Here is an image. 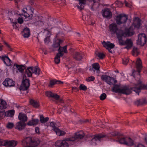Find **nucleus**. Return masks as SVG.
<instances>
[{
    "mask_svg": "<svg viewBox=\"0 0 147 147\" xmlns=\"http://www.w3.org/2000/svg\"><path fill=\"white\" fill-rule=\"evenodd\" d=\"M140 20L138 18H136L134 23L129 28H126L124 32L117 36L118 39L119 45H125V41L122 39L123 36H131L134 34V30L135 28L138 29L140 26Z\"/></svg>",
    "mask_w": 147,
    "mask_h": 147,
    "instance_id": "f257e3e1",
    "label": "nucleus"
},
{
    "mask_svg": "<svg viewBox=\"0 0 147 147\" xmlns=\"http://www.w3.org/2000/svg\"><path fill=\"white\" fill-rule=\"evenodd\" d=\"M120 136L119 134L116 131L111 133L110 135H107L102 134H96L92 136V139L90 141V143L92 145H96V142L97 141H99L100 142L102 140L103 138L105 137H107L109 138L115 136Z\"/></svg>",
    "mask_w": 147,
    "mask_h": 147,
    "instance_id": "f03ea898",
    "label": "nucleus"
},
{
    "mask_svg": "<svg viewBox=\"0 0 147 147\" xmlns=\"http://www.w3.org/2000/svg\"><path fill=\"white\" fill-rule=\"evenodd\" d=\"M40 142V141L38 139L27 137L22 140V144L25 147H36Z\"/></svg>",
    "mask_w": 147,
    "mask_h": 147,
    "instance_id": "7ed1b4c3",
    "label": "nucleus"
},
{
    "mask_svg": "<svg viewBox=\"0 0 147 147\" xmlns=\"http://www.w3.org/2000/svg\"><path fill=\"white\" fill-rule=\"evenodd\" d=\"M73 139H71L70 138H67L63 140L57 141L55 143V145L56 147H69L68 143L69 141H74Z\"/></svg>",
    "mask_w": 147,
    "mask_h": 147,
    "instance_id": "20e7f679",
    "label": "nucleus"
},
{
    "mask_svg": "<svg viewBox=\"0 0 147 147\" xmlns=\"http://www.w3.org/2000/svg\"><path fill=\"white\" fill-rule=\"evenodd\" d=\"M32 73H34L37 76L39 75L40 73V70L37 67H28L26 70L25 74L29 77H31Z\"/></svg>",
    "mask_w": 147,
    "mask_h": 147,
    "instance_id": "39448f33",
    "label": "nucleus"
},
{
    "mask_svg": "<svg viewBox=\"0 0 147 147\" xmlns=\"http://www.w3.org/2000/svg\"><path fill=\"white\" fill-rule=\"evenodd\" d=\"M109 30L112 34H116L117 36L118 34H119L124 32L123 30L119 29L118 28L117 24L113 23L109 26Z\"/></svg>",
    "mask_w": 147,
    "mask_h": 147,
    "instance_id": "423d86ee",
    "label": "nucleus"
},
{
    "mask_svg": "<svg viewBox=\"0 0 147 147\" xmlns=\"http://www.w3.org/2000/svg\"><path fill=\"white\" fill-rule=\"evenodd\" d=\"M23 78L22 84L20 87V90H26V93L28 92L27 91L30 85V81L28 79H27L25 74H23Z\"/></svg>",
    "mask_w": 147,
    "mask_h": 147,
    "instance_id": "0eeeda50",
    "label": "nucleus"
},
{
    "mask_svg": "<svg viewBox=\"0 0 147 147\" xmlns=\"http://www.w3.org/2000/svg\"><path fill=\"white\" fill-rule=\"evenodd\" d=\"M128 19V16L125 14H121L117 16L115 18L116 24L118 25L125 24Z\"/></svg>",
    "mask_w": 147,
    "mask_h": 147,
    "instance_id": "6e6552de",
    "label": "nucleus"
},
{
    "mask_svg": "<svg viewBox=\"0 0 147 147\" xmlns=\"http://www.w3.org/2000/svg\"><path fill=\"white\" fill-rule=\"evenodd\" d=\"M136 67L138 70L137 71L134 70L133 71V74L134 75V77H136V75L138 78L140 77V72L142 68V63L141 59L140 58H138L136 61Z\"/></svg>",
    "mask_w": 147,
    "mask_h": 147,
    "instance_id": "1a4fd4ad",
    "label": "nucleus"
},
{
    "mask_svg": "<svg viewBox=\"0 0 147 147\" xmlns=\"http://www.w3.org/2000/svg\"><path fill=\"white\" fill-rule=\"evenodd\" d=\"M101 80L105 82L107 84L110 85H112L113 83H116L117 81L114 78H112L109 76L103 75L101 76Z\"/></svg>",
    "mask_w": 147,
    "mask_h": 147,
    "instance_id": "9d476101",
    "label": "nucleus"
},
{
    "mask_svg": "<svg viewBox=\"0 0 147 147\" xmlns=\"http://www.w3.org/2000/svg\"><path fill=\"white\" fill-rule=\"evenodd\" d=\"M50 126L53 128L52 129L56 133L57 135L59 136H63L66 134V132L62 131L57 127L56 124L53 122L50 123Z\"/></svg>",
    "mask_w": 147,
    "mask_h": 147,
    "instance_id": "9b49d317",
    "label": "nucleus"
},
{
    "mask_svg": "<svg viewBox=\"0 0 147 147\" xmlns=\"http://www.w3.org/2000/svg\"><path fill=\"white\" fill-rule=\"evenodd\" d=\"M146 35L144 33L140 34L138 36L137 44L138 45L143 46L146 43Z\"/></svg>",
    "mask_w": 147,
    "mask_h": 147,
    "instance_id": "f8f14e48",
    "label": "nucleus"
},
{
    "mask_svg": "<svg viewBox=\"0 0 147 147\" xmlns=\"http://www.w3.org/2000/svg\"><path fill=\"white\" fill-rule=\"evenodd\" d=\"M15 84L14 81L9 78H6L3 83L5 86L7 87L13 86H14Z\"/></svg>",
    "mask_w": 147,
    "mask_h": 147,
    "instance_id": "ddd939ff",
    "label": "nucleus"
},
{
    "mask_svg": "<svg viewBox=\"0 0 147 147\" xmlns=\"http://www.w3.org/2000/svg\"><path fill=\"white\" fill-rule=\"evenodd\" d=\"M85 134L82 131H80L76 132L74 136L70 137L71 139H73L74 141L77 139H81L84 136Z\"/></svg>",
    "mask_w": 147,
    "mask_h": 147,
    "instance_id": "4468645a",
    "label": "nucleus"
},
{
    "mask_svg": "<svg viewBox=\"0 0 147 147\" xmlns=\"http://www.w3.org/2000/svg\"><path fill=\"white\" fill-rule=\"evenodd\" d=\"M134 87L130 88L126 86L121 87V93L126 95L129 94L131 93L132 91H133L132 89Z\"/></svg>",
    "mask_w": 147,
    "mask_h": 147,
    "instance_id": "2eb2a0df",
    "label": "nucleus"
},
{
    "mask_svg": "<svg viewBox=\"0 0 147 147\" xmlns=\"http://www.w3.org/2000/svg\"><path fill=\"white\" fill-rule=\"evenodd\" d=\"M102 14L103 17L107 19H110L112 16L111 12L108 8H106L102 10Z\"/></svg>",
    "mask_w": 147,
    "mask_h": 147,
    "instance_id": "dca6fc26",
    "label": "nucleus"
},
{
    "mask_svg": "<svg viewBox=\"0 0 147 147\" xmlns=\"http://www.w3.org/2000/svg\"><path fill=\"white\" fill-rule=\"evenodd\" d=\"M67 45H65L63 47L60 46L58 50V53H57V55H59L62 56L64 53H67Z\"/></svg>",
    "mask_w": 147,
    "mask_h": 147,
    "instance_id": "f3484780",
    "label": "nucleus"
},
{
    "mask_svg": "<svg viewBox=\"0 0 147 147\" xmlns=\"http://www.w3.org/2000/svg\"><path fill=\"white\" fill-rule=\"evenodd\" d=\"M46 96L49 98H52L56 100H58L60 98V96L56 93H54L51 91H47L45 92Z\"/></svg>",
    "mask_w": 147,
    "mask_h": 147,
    "instance_id": "a211bd4d",
    "label": "nucleus"
},
{
    "mask_svg": "<svg viewBox=\"0 0 147 147\" xmlns=\"http://www.w3.org/2000/svg\"><path fill=\"white\" fill-rule=\"evenodd\" d=\"M26 125V123L24 122L20 121L16 123L15 128L19 130H21L24 129Z\"/></svg>",
    "mask_w": 147,
    "mask_h": 147,
    "instance_id": "6ab92c4d",
    "label": "nucleus"
},
{
    "mask_svg": "<svg viewBox=\"0 0 147 147\" xmlns=\"http://www.w3.org/2000/svg\"><path fill=\"white\" fill-rule=\"evenodd\" d=\"M83 53L76 52L74 53L73 57L77 61H80L83 58Z\"/></svg>",
    "mask_w": 147,
    "mask_h": 147,
    "instance_id": "aec40b11",
    "label": "nucleus"
},
{
    "mask_svg": "<svg viewBox=\"0 0 147 147\" xmlns=\"http://www.w3.org/2000/svg\"><path fill=\"white\" fill-rule=\"evenodd\" d=\"M101 43L103 46L107 49H111L113 48L115 46L113 44L109 42H106L104 41L101 42Z\"/></svg>",
    "mask_w": 147,
    "mask_h": 147,
    "instance_id": "412c9836",
    "label": "nucleus"
},
{
    "mask_svg": "<svg viewBox=\"0 0 147 147\" xmlns=\"http://www.w3.org/2000/svg\"><path fill=\"white\" fill-rule=\"evenodd\" d=\"M0 58L7 66H10L11 65V60L7 56L2 55L0 56Z\"/></svg>",
    "mask_w": 147,
    "mask_h": 147,
    "instance_id": "4be33fe9",
    "label": "nucleus"
},
{
    "mask_svg": "<svg viewBox=\"0 0 147 147\" xmlns=\"http://www.w3.org/2000/svg\"><path fill=\"white\" fill-rule=\"evenodd\" d=\"M90 1H93V3H94L96 2L95 0H89ZM79 4L77 5L78 8L80 9V10H82L84 8V5L85 3L86 0H79Z\"/></svg>",
    "mask_w": 147,
    "mask_h": 147,
    "instance_id": "5701e85b",
    "label": "nucleus"
},
{
    "mask_svg": "<svg viewBox=\"0 0 147 147\" xmlns=\"http://www.w3.org/2000/svg\"><path fill=\"white\" fill-rule=\"evenodd\" d=\"M22 35L24 38L28 37L30 35V30L28 28H25L22 32Z\"/></svg>",
    "mask_w": 147,
    "mask_h": 147,
    "instance_id": "b1692460",
    "label": "nucleus"
},
{
    "mask_svg": "<svg viewBox=\"0 0 147 147\" xmlns=\"http://www.w3.org/2000/svg\"><path fill=\"white\" fill-rule=\"evenodd\" d=\"M18 118L20 120L22 121V122L26 121L27 120V117L26 115L22 113H19Z\"/></svg>",
    "mask_w": 147,
    "mask_h": 147,
    "instance_id": "393cba45",
    "label": "nucleus"
},
{
    "mask_svg": "<svg viewBox=\"0 0 147 147\" xmlns=\"http://www.w3.org/2000/svg\"><path fill=\"white\" fill-rule=\"evenodd\" d=\"M5 146H8L9 147L15 146L17 144V142L14 140L5 141Z\"/></svg>",
    "mask_w": 147,
    "mask_h": 147,
    "instance_id": "a878e982",
    "label": "nucleus"
},
{
    "mask_svg": "<svg viewBox=\"0 0 147 147\" xmlns=\"http://www.w3.org/2000/svg\"><path fill=\"white\" fill-rule=\"evenodd\" d=\"M127 46L125 47V48L127 49H130L133 45V42L131 39H127L125 41V45Z\"/></svg>",
    "mask_w": 147,
    "mask_h": 147,
    "instance_id": "bb28decb",
    "label": "nucleus"
},
{
    "mask_svg": "<svg viewBox=\"0 0 147 147\" xmlns=\"http://www.w3.org/2000/svg\"><path fill=\"white\" fill-rule=\"evenodd\" d=\"M7 107V104L6 101L2 99H0V109H5Z\"/></svg>",
    "mask_w": 147,
    "mask_h": 147,
    "instance_id": "cd10ccee",
    "label": "nucleus"
},
{
    "mask_svg": "<svg viewBox=\"0 0 147 147\" xmlns=\"http://www.w3.org/2000/svg\"><path fill=\"white\" fill-rule=\"evenodd\" d=\"M38 19H36V23L39 26H41L43 25L44 23L43 21V17L41 16H38Z\"/></svg>",
    "mask_w": 147,
    "mask_h": 147,
    "instance_id": "c85d7f7f",
    "label": "nucleus"
},
{
    "mask_svg": "<svg viewBox=\"0 0 147 147\" xmlns=\"http://www.w3.org/2000/svg\"><path fill=\"white\" fill-rule=\"evenodd\" d=\"M126 140L125 144L129 146H131L134 145V141L130 138L126 137Z\"/></svg>",
    "mask_w": 147,
    "mask_h": 147,
    "instance_id": "c756f323",
    "label": "nucleus"
},
{
    "mask_svg": "<svg viewBox=\"0 0 147 147\" xmlns=\"http://www.w3.org/2000/svg\"><path fill=\"white\" fill-rule=\"evenodd\" d=\"M39 120L37 119H32V120L28 122L27 125H37L38 122Z\"/></svg>",
    "mask_w": 147,
    "mask_h": 147,
    "instance_id": "7c9ffc66",
    "label": "nucleus"
},
{
    "mask_svg": "<svg viewBox=\"0 0 147 147\" xmlns=\"http://www.w3.org/2000/svg\"><path fill=\"white\" fill-rule=\"evenodd\" d=\"M121 87H120L119 86L115 85L113 88L112 91L116 93H121Z\"/></svg>",
    "mask_w": 147,
    "mask_h": 147,
    "instance_id": "2f4dec72",
    "label": "nucleus"
},
{
    "mask_svg": "<svg viewBox=\"0 0 147 147\" xmlns=\"http://www.w3.org/2000/svg\"><path fill=\"white\" fill-rule=\"evenodd\" d=\"M118 138L119 140L117 141H118L120 144H125L126 137H123L122 135H120L119 136H118Z\"/></svg>",
    "mask_w": 147,
    "mask_h": 147,
    "instance_id": "473e14b6",
    "label": "nucleus"
},
{
    "mask_svg": "<svg viewBox=\"0 0 147 147\" xmlns=\"http://www.w3.org/2000/svg\"><path fill=\"white\" fill-rule=\"evenodd\" d=\"M145 100H143V99H139L135 101V104L138 106L140 105H143L144 104H146L147 102L144 101Z\"/></svg>",
    "mask_w": 147,
    "mask_h": 147,
    "instance_id": "72a5a7b5",
    "label": "nucleus"
},
{
    "mask_svg": "<svg viewBox=\"0 0 147 147\" xmlns=\"http://www.w3.org/2000/svg\"><path fill=\"white\" fill-rule=\"evenodd\" d=\"M30 9L32 11V13L30 14H29L27 12H25L24 13L23 15L26 18H28V20H30L32 19V14L33 13V9L31 8H30Z\"/></svg>",
    "mask_w": 147,
    "mask_h": 147,
    "instance_id": "f704fd0d",
    "label": "nucleus"
},
{
    "mask_svg": "<svg viewBox=\"0 0 147 147\" xmlns=\"http://www.w3.org/2000/svg\"><path fill=\"white\" fill-rule=\"evenodd\" d=\"M63 42V41L59 39H57L53 45V47L57 48L59 47L60 44Z\"/></svg>",
    "mask_w": 147,
    "mask_h": 147,
    "instance_id": "c9c22d12",
    "label": "nucleus"
},
{
    "mask_svg": "<svg viewBox=\"0 0 147 147\" xmlns=\"http://www.w3.org/2000/svg\"><path fill=\"white\" fill-rule=\"evenodd\" d=\"M132 55L135 56H137L140 53L139 49L136 47H134L132 52Z\"/></svg>",
    "mask_w": 147,
    "mask_h": 147,
    "instance_id": "e433bc0d",
    "label": "nucleus"
},
{
    "mask_svg": "<svg viewBox=\"0 0 147 147\" xmlns=\"http://www.w3.org/2000/svg\"><path fill=\"white\" fill-rule=\"evenodd\" d=\"M63 83V82L60 81H57L56 80H52L50 81V85L49 86H52L54 85L57 84H61Z\"/></svg>",
    "mask_w": 147,
    "mask_h": 147,
    "instance_id": "4c0bfd02",
    "label": "nucleus"
},
{
    "mask_svg": "<svg viewBox=\"0 0 147 147\" xmlns=\"http://www.w3.org/2000/svg\"><path fill=\"white\" fill-rule=\"evenodd\" d=\"M30 104L34 108H38L39 107L38 103L36 101L34 100H30Z\"/></svg>",
    "mask_w": 147,
    "mask_h": 147,
    "instance_id": "58836bf2",
    "label": "nucleus"
},
{
    "mask_svg": "<svg viewBox=\"0 0 147 147\" xmlns=\"http://www.w3.org/2000/svg\"><path fill=\"white\" fill-rule=\"evenodd\" d=\"M14 111L13 110L8 111L5 113V115L7 117H12L14 114Z\"/></svg>",
    "mask_w": 147,
    "mask_h": 147,
    "instance_id": "ea45409f",
    "label": "nucleus"
},
{
    "mask_svg": "<svg viewBox=\"0 0 147 147\" xmlns=\"http://www.w3.org/2000/svg\"><path fill=\"white\" fill-rule=\"evenodd\" d=\"M16 67L18 70L21 73H22L24 69H25V66L23 65H16Z\"/></svg>",
    "mask_w": 147,
    "mask_h": 147,
    "instance_id": "a19ab883",
    "label": "nucleus"
},
{
    "mask_svg": "<svg viewBox=\"0 0 147 147\" xmlns=\"http://www.w3.org/2000/svg\"><path fill=\"white\" fill-rule=\"evenodd\" d=\"M92 66L93 68L97 71V73L99 72L100 66L98 63H96L93 64L92 65Z\"/></svg>",
    "mask_w": 147,
    "mask_h": 147,
    "instance_id": "79ce46f5",
    "label": "nucleus"
},
{
    "mask_svg": "<svg viewBox=\"0 0 147 147\" xmlns=\"http://www.w3.org/2000/svg\"><path fill=\"white\" fill-rule=\"evenodd\" d=\"M95 54L100 59H103L105 57V55L103 53L96 51Z\"/></svg>",
    "mask_w": 147,
    "mask_h": 147,
    "instance_id": "37998d69",
    "label": "nucleus"
},
{
    "mask_svg": "<svg viewBox=\"0 0 147 147\" xmlns=\"http://www.w3.org/2000/svg\"><path fill=\"white\" fill-rule=\"evenodd\" d=\"M49 119L48 117L44 118L43 115H41L40 116V121L42 123H46Z\"/></svg>",
    "mask_w": 147,
    "mask_h": 147,
    "instance_id": "c03bdc74",
    "label": "nucleus"
},
{
    "mask_svg": "<svg viewBox=\"0 0 147 147\" xmlns=\"http://www.w3.org/2000/svg\"><path fill=\"white\" fill-rule=\"evenodd\" d=\"M14 126L13 123L12 122H8L6 125V127L8 129H11Z\"/></svg>",
    "mask_w": 147,
    "mask_h": 147,
    "instance_id": "a18cd8bd",
    "label": "nucleus"
},
{
    "mask_svg": "<svg viewBox=\"0 0 147 147\" xmlns=\"http://www.w3.org/2000/svg\"><path fill=\"white\" fill-rule=\"evenodd\" d=\"M62 57L61 56L57 55V54L56 57L55 58V63L58 64L60 61V57Z\"/></svg>",
    "mask_w": 147,
    "mask_h": 147,
    "instance_id": "49530a36",
    "label": "nucleus"
},
{
    "mask_svg": "<svg viewBox=\"0 0 147 147\" xmlns=\"http://www.w3.org/2000/svg\"><path fill=\"white\" fill-rule=\"evenodd\" d=\"M79 89L80 90H82L84 91H85L87 90V88L86 86L83 84H81L79 87Z\"/></svg>",
    "mask_w": 147,
    "mask_h": 147,
    "instance_id": "de8ad7c7",
    "label": "nucleus"
},
{
    "mask_svg": "<svg viewBox=\"0 0 147 147\" xmlns=\"http://www.w3.org/2000/svg\"><path fill=\"white\" fill-rule=\"evenodd\" d=\"M95 80V78L93 76H91L88 77L86 79V80L88 82H90L91 81H93Z\"/></svg>",
    "mask_w": 147,
    "mask_h": 147,
    "instance_id": "09e8293b",
    "label": "nucleus"
},
{
    "mask_svg": "<svg viewBox=\"0 0 147 147\" xmlns=\"http://www.w3.org/2000/svg\"><path fill=\"white\" fill-rule=\"evenodd\" d=\"M107 97V95L105 93H102L100 96V98L101 100H104Z\"/></svg>",
    "mask_w": 147,
    "mask_h": 147,
    "instance_id": "8fccbe9b",
    "label": "nucleus"
},
{
    "mask_svg": "<svg viewBox=\"0 0 147 147\" xmlns=\"http://www.w3.org/2000/svg\"><path fill=\"white\" fill-rule=\"evenodd\" d=\"M115 3L117 5V6L119 7H121L123 5V3L121 1H116Z\"/></svg>",
    "mask_w": 147,
    "mask_h": 147,
    "instance_id": "3c124183",
    "label": "nucleus"
},
{
    "mask_svg": "<svg viewBox=\"0 0 147 147\" xmlns=\"http://www.w3.org/2000/svg\"><path fill=\"white\" fill-rule=\"evenodd\" d=\"M5 116V113L0 111V119H2Z\"/></svg>",
    "mask_w": 147,
    "mask_h": 147,
    "instance_id": "603ef678",
    "label": "nucleus"
},
{
    "mask_svg": "<svg viewBox=\"0 0 147 147\" xmlns=\"http://www.w3.org/2000/svg\"><path fill=\"white\" fill-rule=\"evenodd\" d=\"M5 141L0 139V146L3 145L5 146Z\"/></svg>",
    "mask_w": 147,
    "mask_h": 147,
    "instance_id": "864d4df0",
    "label": "nucleus"
},
{
    "mask_svg": "<svg viewBox=\"0 0 147 147\" xmlns=\"http://www.w3.org/2000/svg\"><path fill=\"white\" fill-rule=\"evenodd\" d=\"M23 19L22 18H19L18 19V23L19 24H22L23 23Z\"/></svg>",
    "mask_w": 147,
    "mask_h": 147,
    "instance_id": "5fc2aeb1",
    "label": "nucleus"
},
{
    "mask_svg": "<svg viewBox=\"0 0 147 147\" xmlns=\"http://www.w3.org/2000/svg\"><path fill=\"white\" fill-rule=\"evenodd\" d=\"M129 60L128 59H123V63L124 65H126L128 62Z\"/></svg>",
    "mask_w": 147,
    "mask_h": 147,
    "instance_id": "6e6d98bb",
    "label": "nucleus"
},
{
    "mask_svg": "<svg viewBox=\"0 0 147 147\" xmlns=\"http://www.w3.org/2000/svg\"><path fill=\"white\" fill-rule=\"evenodd\" d=\"M35 131L36 133L39 134V129L38 127H36L35 129Z\"/></svg>",
    "mask_w": 147,
    "mask_h": 147,
    "instance_id": "4d7b16f0",
    "label": "nucleus"
},
{
    "mask_svg": "<svg viewBox=\"0 0 147 147\" xmlns=\"http://www.w3.org/2000/svg\"><path fill=\"white\" fill-rule=\"evenodd\" d=\"M5 44L6 45L7 47L8 48V49L10 51H12V49L10 47V46L7 43L5 42Z\"/></svg>",
    "mask_w": 147,
    "mask_h": 147,
    "instance_id": "13d9d810",
    "label": "nucleus"
},
{
    "mask_svg": "<svg viewBox=\"0 0 147 147\" xmlns=\"http://www.w3.org/2000/svg\"><path fill=\"white\" fill-rule=\"evenodd\" d=\"M49 40V37L48 36L46 37L45 39V43L48 42Z\"/></svg>",
    "mask_w": 147,
    "mask_h": 147,
    "instance_id": "bf43d9fd",
    "label": "nucleus"
},
{
    "mask_svg": "<svg viewBox=\"0 0 147 147\" xmlns=\"http://www.w3.org/2000/svg\"><path fill=\"white\" fill-rule=\"evenodd\" d=\"M135 147H145V146L142 144H139L137 146H135Z\"/></svg>",
    "mask_w": 147,
    "mask_h": 147,
    "instance_id": "052dcab7",
    "label": "nucleus"
},
{
    "mask_svg": "<svg viewBox=\"0 0 147 147\" xmlns=\"http://www.w3.org/2000/svg\"><path fill=\"white\" fill-rule=\"evenodd\" d=\"M125 3L126 6L129 7H130L131 5L129 4L125 0Z\"/></svg>",
    "mask_w": 147,
    "mask_h": 147,
    "instance_id": "680f3d73",
    "label": "nucleus"
},
{
    "mask_svg": "<svg viewBox=\"0 0 147 147\" xmlns=\"http://www.w3.org/2000/svg\"><path fill=\"white\" fill-rule=\"evenodd\" d=\"M13 24V27H17L16 26V24H17V23L16 22H11Z\"/></svg>",
    "mask_w": 147,
    "mask_h": 147,
    "instance_id": "e2e57ef3",
    "label": "nucleus"
},
{
    "mask_svg": "<svg viewBox=\"0 0 147 147\" xmlns=\"http://www.w3.org/2000/svg\"><path fill=\"white\" fill-rule=\"evenodd\" d=\"M42 50L43 51V52L45 54H47V51L46 50L44 49H42Z\"/></svg>",
    "mask_w": 147,
    "mask_h": 147,
    "instance_id": "0e129e2a",
    "label": "nucleus"
},
{
    "mask_svg": "<svg viewBox=\"0 0 147 147\" xmlns=\"http://www.w3.org/2000/svg\"><path fill=\"white\" fill-rule=\"evenodd\" d=\"M3 47V45L0 44V51L2 50Z\"/></svg>",
    "mask_w": 147,
    "mask_h": 147,
    "instance_id": "69168bd1",
    "label": "nucleus"
},
{
    "mask_svg": "<svg viewBox=\"0 0 147 147\" xmlns=\"http://www.w3.org/2000/svg\"><path fill=\"white\" fill-rule=\"evenodd\" d=\"M72 90H77V91L78 90V88L75 87H73L72 88Z\"/></svg>",
    "mask_w": 147,
    "mask_h": 147,
    "instance_id": "338daca9",
    "label": "nucleus"
},
{
    "mask_svg": "<svg viewBox=\"0 0 147 147\" xmlns=\"http://www.w3.org/2000/svg\"><path fill=\"white\" fill-rule=\"evenodd\" d=\"M86 16L85 15H83L82 16V19L84 20H86Z\"/></svg>",
    "mask_w": 147,
    "mask_h": 147,
    "instance_id": "774afa93",
    "label": "nucleus"
}]
</instances>
